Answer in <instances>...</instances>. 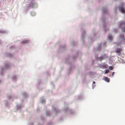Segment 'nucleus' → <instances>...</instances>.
Here are the masks:
<instances>
[{
	"instance_id": "nucleus-1",
	"label": "nucleus",
	"mask_w": 125,
	"mask_h": 125,
	"mask_svg": "<svg viewBox=\"0 0 125 125\" xmlns=\"http://www.w3.org/2000/svg\"><path fill=\"white\" fill-rule=\"evenodd\" d=\"M120 36L121 41L120 42L118 43V45L121 44H125V38H124V34H121L120 35Z\"/></svg>"
},
{
	"instance_id": "nucleus-2",
	"label": "nucleus",
	"mask_w": 125,
	"mask_h": 125,
	"mask_svg": "<svg viewBox=\"0 0 125 125\" xmlns=\"http://www.w3.org/2000/svg\"><path fill=\"white\" fill-rule=\"evenodd\" d=\"M119 10L122 13H124L125 12V9L123 8H121L120 7L119 8Z\"/></svg>"
},
{
	"instance_id": "nucleus-3",
	"label": "nucleus",
	"mask_w": 125,
	"mask_h": 125,
	"mask_svg": "<svg viewBox=\"0 0 125 125\" xmlns=\"http://www.w3.org/2000/svg\"><path fill=\"white\" fill-rule=\"evenodd\" d=\"M31 6L32 8H36L37 7V5L35 3H33L32 4Z\"/></svg>"
},
{
	"instance_id": "nucleus-4",
	"label": "nucleus",
	"mask_w": 125,
	"mask_h": 125,
	"mask_svg": "<svg viewBox=\"0 0 125 125\" xmlns=\"http://www.w3.org/2000/svg\"><path fill=\"white\" fill-rule=\"evenodd\" d=\"M29 42L28 40H25L22 41L21 43L22 44H25L28 43Z\"/></svg>"
},
{
	"instance_id": "nucleus-5",
	"label": "nucleus",
	"mask_w": 125,
	"mask_h": 125,
	"mask_svg": "<svg viewBox=\"0 0 125 125\" xmlns=\"http://www.w3.org/2000/svg\"><path fill=\"white\" fill-rule=\"evenodd\" d=\"M113 37H112L111 36V35H109L108 37V39L109 40H111L113 39Z\"/></svg>"
},
{
	"instance_id": "nucleus-6",
	"label": "nucleus",
	"mask_w": 125,
	"mask_h": 125,
	"mask_svg": "<svg viewBox=\"0 0 125 125\" xmlns=\"http://www.w3.org/2000/svg\"><path fill=\"white\" fill-rule=\"evenodd\" d=\"M104 80L106 82H108L109 81V79L106 77H104Z\"/></svg>"
},
{
	"instance_id": "nucleus-7",
	"label": "nucleus",
	"mask_w": 125,
	"mask_h": 125,
	"mask_svg": "<svg viewBox=\"0 0 125 125\" xmlns=\"http://www.w3.org/2000/svg\"><path fill=\"white\" fill-rule=\"evenodd\" d=\"M107 65L105 64H104L101 65V66L103 68H106Z\"/></svg>"
},
{
	"instance_id": "nucleus-8",
	"label": "nucleus",
	"mask_w": 125,
	"mask_h": 125,
	"mask_svg": "<svg viewBox=\"0 0 125 125\" xmlns=\"http://www.w3.org/2000/svg\"><path fill=\"white\" fill-rule=\"evenodd\" d=\"M31 14L32 16H34L36 14L35 12L32 11L31 12Z\"/></svg>"
},
{
	"instance_id": "nucleus-9",
	"label": "nucleus",
	"mask_w": 125,
	"mask_h": 125,
	"mask_svg": "<svg viewBox=\"0 0 125 125\" xmlns=\"http://www.w3.org/2000/svg\"><path fill=\"white\" fill-rule=\"evenodd\" d=\"M104 59V58H103V57H99L98 59V60H100V61H102V60H103Z\"/></svg>"
},
{
	"instance_id": "nucleus-10",
	"label": "nucleus",
	"mask_w": 125,
	"mask_h": 125,
	"mask_svg": "<svg viewBox=\"0 0 125 125\" xmlns=\"http://www.w3.org/2000/svg\"><path fill=\"white\" fill-rule=\"evenodd\" d=\"M121 50L120 49H117L116 51V52H120Z\"/></svg>"
},
{
	"instance_id": "nucleus-11",
	"label": "nucleus",
	"mask_w": 125,
	"mask_h": 125,
	"mask_svg": "<svg viewBox=\"0 0 125 125\" xmlns=\"http://www.w3.org/2000/svg\"><path fill=\"white\" fill-rule=\"evenodd\" d=\"M122 31L125 32V27L122 28Z\"/></svg>"
},
{
	"instance_id": "nucleus-12",
	"label": "nucleus",
	"mask_w": 125,
	"mask_h": 125,
	"mask_svg": "<svg viewBox=\"0 0 125 125\" xmlns=\"http://www.w3.org/2000/svg\"><path fill=\"white\" fill-rule=\"evenodd\" d=\"M109 72V71L108 70H106L105 71V72H104V73L106 74L108 72Z\"/></svg>"
},
{
	"instance_id": "nucleus-13",
	"label": "nucleus",
	"mask_w": 125,
	"mask_h": 125,
	"mask_svg": "<svg viewBox=\"0 0 125 125\" xmlns=\"http://www.w3.org/2000/svg\"><path fill=\"white\" fill-rule=\"evenodd\" d=\"M113 69V68L112 66H110L109 67V69L110 70H112Z\"/></svg>"
},
{
	"instance_id": "nucleus-14",
	"label": "nucleus",
	"mask_w": 125,
	"mask_h": 125,
	"mask_svg": "<svg viewBox=\"0 0 125 125\" xmlns=\"http://www.w3.org/2000/svg\"><path fill=\"white\" fill-rule=\"evenodd\" d=\"M45 100H43L41 101V102L42 103H43L45 102Z\"/></svg>"
},
{
	"instance_id": "nucleus-15",
	"label": "nucleus",
	"mask_w": 125,
	"mask_h": 125,
	"mask_svg": "<svg viewBox=\"0 0 125 125\" xmlns=\"http://www.w3.org/2000/svg\"><path fill=\"white\" fill-rule=\"evenodd\" d=\"M114 73L115 72H113V73H112V76H113L114 75Z\"/></svg>"
},
{
	"instance_id": "nucleus-16",
	"label": "nucleus",
	"mask_w": 125,
	"mask_h": 125,
	"mask_svg": "<svg viewBox=\"0 0 125 125\" xmlns=\"http://www.w3.org/2000/svg\"><path fill=\"white\" fill-rule=\"evenodd\" d=\"M93 83H95V82L94 81L93 82Z\"/></svg>"
},
{
	"instance_id": "nucleus-17",
	"label": "nucleus",
	"mask_w": 125,
	"mask_h": 125,
	"mask_svg": "<svg viewBox=\"0 0 125 125\" xmlns=\"http://www.w3.org/2000/svg\"><path fill=\"white\" fill-rule=\"evenodd\" d=\"M124 25H125V23H124Z\"/></svg>"
}]
</instances>
